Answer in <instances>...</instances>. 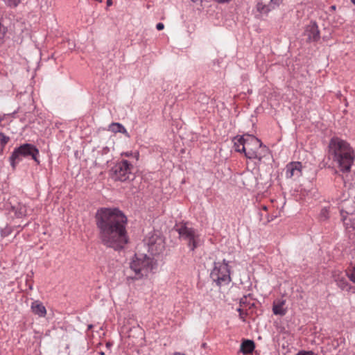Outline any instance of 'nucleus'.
I'll use <instances>...</instances> for the list:
<instances>
[{"mask_svg": "<svg viewBox=\"0 0 355 355\" xmlns=\"http://www.w3.org/2000/svg\"><path fill=\"white\" fill-rule=\"evenodd\" d=\"M95 218L101 243L115 250L123 248L128 241L125 214L119 209L101 208Z\"/></svg>", "mask_w": 355, "mask_h": 355, "instance_id": "1", "label": "nucleus"}, {"mask_svg": "<svg viewBox=\"0 0 355 355\" xmlns=\"http://www.w3.org/2000/svg\"><path fill=\"white\" fill-rule=\"evenodd\" d=\"M329 156L343 173L350 171L355 155L349 144L339 138H333L329 144Z\"/></svg>", "mask_w": 355, "mask_h": 355, "instance_id": "2", "label": "nucleus"}, {"mask_svg": "<svg viewBox=\"0 0 355 355\" xmlns=\"http://www.w3.org/2000/svg\"><path fill=\"white\" fill-rule=\"evenodd\" d=\"M233 141L235 150L243 153L248 159L259 161L262 159V143L254 136L244 135L241 137H236Z\"/></svg>", "mask_w": 355, "mask_h": 355, "instance_id": "3", "label": "nucleus"}, {"mask_svg": "<svg viewBox=\"0 0 355 355\" xmlns=\"http://www.w3.org/2000/svg\"><path fill=\"white\" fill-rule=\"evenodd\" d=\"M155 266L154 259L144 254H135L130 263V268L134 271L136 279L147 277Z\"/></svg>", "mask_w": 355, "mask_h": 355, "instance_id": "4", "label": "nucleus"}, {"mask_svg": "<svg viewBox=\"0 0 355 355\" xmlns=\"http://www.w3.org/2000/svg\"><path fill=\"white\" fill-rule=\"evenodd\" d=\"M180 238L187 241V245L193 251L202 243L200 236L196 230L188 227L186 224L177 226L176 229Z\"/></svg>", "mask_w": 355, "mask_h": 355, "instance_id": "5", "label": "nucleus"}, {"mask_svg": "<svg viewBox=\"0 0 355 355\" xmlns=\"http://www.w3.org/2000/svg\"><path fill=\"white\" fill-rule=\"evenodd\" d=\"M38 155L39 150L33 145L29 144H23L15 148L12 153L10 157V164L12 167L15 168L16 165L21 160V157H26L28 155H31L34 161L39 163V160L37 159Z\"/></svg>", "mask_w": 355, "mask_h": 355, "instance_id": "6", "label": "nucleus"}, {"mask_svg": "<svg viewBox=\"0 0 355 355\" xmlns=\"http://www.w3.org/2000/svg\"><path fill=\"white\" fill-rule=\"evenodd\" d=\"M133 166L128 161L123 159L116 163L111 169V176L114 180L125 182L130 179Z\"/></svg>", "mask_w": 355, "mask_h": 355, "instance_id": "7", "label": "nucleus"}, {"mask_svg": "<svg viewBox=\"0 0 355 355\" xmlns=\"http://www.w3.org/2000/svg\"><path fill=\"white\" fill-rule=\"evenodd\" d=\"M144 243L147 245L148 251L153 255L162 253L165 248L164 240L159 232H149L144 239Z\"/></svg>", "mask_w": 355, "mask_h": 355, "instance_id": "8", "label": "nucleus"}, {"mask_svg": "<svg viewBox=\"0 0 355 355\" xmlns=\"http://www.w3.org/2000/svg\"><path fill=\"white\" fill-rule=\"evenodd\" d=\"M211 278L217 282L218 285L227 284L230 281V271L228 262L223 260V262L214 263V268L211 272Z\"/></svg>", "mask_w": 355, "mask_h": 355, "instance_id": "9", "label": "nucleus"}, {"mask_svg": "<svg viewBox=\"0 0 355 355\" xmlns=\"http://www.w3.org/2000/svg\"><path fill=\"white\" fill-rule=\"evenodd\" d=\"M304 34L309 42H316L320 38V31L315 21H311L306 25Z\"/></svg>", "mask_w": 355, "mask_h": 355, "instance_id": "10", "label": "nucleus"}, {"mask_svg": "<svg viewBox=\"0 0 355 355\" xmlns=\"http://www.w3.org/2000/svg\"><path fill=\"white\" fill-rule=\"evenodd\" d=\"M302 175V164L299 162H291L286 166L287 178H297Z\"/></svg>", "mask_w": 355, "mask_h": 355, "instance_id": "11", "label": "nucleus"}, {"mask_svg": "<svg viewBox=\"0 0 355 355\" xmlns=\"http://www.w3.org/2000/svg\"><path fill=\"white\" fill-rule=\"evenodd\" d=\"M31 311L40 318H44L46 315V309L39 300H35L31 305Z\"/></svg>", "mask_w": 355, "mask_h": 355, "instance_id": "12", "label": "nucleus"}, {"mask_svg": "<svg viewBox=\"0 0 355 355\" xmlns=\"http://www.w3.org/2000/svg\"><path fill=\"white\" fill-rule=\"evenodd\" d=\"M286 300L283 299H277L274 301L272 306V311L275 315H284L287 312L285 307Z\"/></svg>", "mask_w": 355, "mask_h": 355, "instance_id": "13", "label": "nucleus"}, {"mask_svg": "<svg viewBox=\"0 0 355 355\" xmlns=\"http://www.w3.org/2000/svg\"><path fill=\"white\" fill-rule=\"evenodd\" d=\"M255 347L254 343L251 340H245L241 345V351L243 354L252 353Z\"/></svg>", "mask_w": 355, "mask_h": 355, "instance_id": "14", "label": "nucleus"}, {"mask_svg": "<svg viewBox=\"0 0 355 355\" xmlns=\"http://www.w3.org/2000/svg\"><path fill=\"white\" fill-rule=\"evenodd\" d=\"M257 10L263 15H268L269 12L275 9V6L271 4H264L262 2H258L256 6Z\"/></svg>", "mask_w": 355, "mask_h": 355, "instance_id": "15", "label": "nucleus"}, {"mask_svg": "<svg viewBox=\"0 0 355 355\" xmlns=\"http://www.w3.org/2000/svg\"><path fill=\"white\" fill-rule=\"evenodd\" d=\"M110 130L113 132H121L127 134V130L123 125L119 123H113L110 125Z\"/></svg>", "mask_w": 355, "mask_h": 355, "instance_id": "16", "label": "nucleus"}, {"mask_svg": "<svg viewBox=\"0 0 355 355\" xmlns=\"http://www.w3.org/2000/svg\"><path fill=\"white\" fill-rule=\"evenodd\" d=\"M329 217V210L327 207H324L321 209L320 214V218L321 220H327Z\"/></svg>", "mask_w": 355, "mask_h": 355, "instance_id": "17", "label": "nucleus"}, {"mask_svg": "<svg viewBox=\"0 0 355 355\" xmlns=\"http://www.w3.org/2000/svg\"><path fill=\"white\" fill-rule=\"evenodd\" d=\"M10 138L3 133H0V148L2 150L9 141Z\"/></svg>", "mask_w": 355, "mask_h": 355, "instance_id": "18", "label": "nucleus"}, {"mask_svg": "<svg viewBox=\"0 0 355 355\" xmlns=\"http://www.w3.org/2000/svg\"><path fill=\"white\" fill-rule=\"evenodd\" d=\"M347 276L353 282L355 283V266L352 268L351 270L347 272Z\"/></svg>", "mask_w": 355, "mask_h": 355, "instance_id": "19", "label": "nucleus"}, {"mask_svg": "<svg viewBox=\"0 0 355 355\" xmlns=\"http://www.w3.org/2000/svg\"><path fill=\"white\" fill-rule=\"evenodd\" d=\"M6 33V28L0 23V42L3 40Z\"/></svg>", "mask_w": 355, "mask_h": 355, "instance_id": "20", "label": "nucleus"}, {"mask_svg": "<svg viewBox=\"0 0 355 355\" xmlns=\"http://www.w3.org/2000/svg\"><path fill=\"white\" fill-rule=\"evenodd\" d=\"M21 0H6V3L10 6H17Z\"/></svg>", "mask_w": 355, "mask_h": 355, "instance_id": "21", "label": "nucleus"}, {"mask_svg": "<svg viewBox=\"0 0 355 355\" xmlns=\"http://www.w3.org/2000/svg\"><path fill=\"white\" fill-rule=\"evenodd\" d=\"M297 355H317L314 352L311 351L306 352V351H301L297 354Z\"/></svg>", "mask_w": 355, "mask_h": 355, "instance_id": "22", "label": "nucleus"}, {"mask_svg": "<svg viewBox=\"0 0 355 355\" xmlns=\"http://www.w3.org/2000/svg\"><path fill=\"white\" fill-rule=\"evenodd\" d=\"M281 3V0H270V2L269 4H271L272 6H274L275 8L276 6H278Z\"/></svg>", "mask_w": 355, "mask_h": 355, "instance_id": "23", "label": "nucleus"}, {"mask_svg": "<svg viewBox=\"0 0 355 355\" xmlns=\"http://www.w3.org/2000/svg\"><path fill=\"white\" fill-rule=\"evenodd\" d=\"M19 214H20L21 216L26 215L25 207H20Z\"/></svg>", "mask_w": 355, "mask_h": 355, "instance_id": "24", "label": "nucleus"}, {"mask_svg": "<svg viewBox=\"0 0 355 355\" xmlns=\"http://www.w3.org/2000/svg\"><path fill=\"white\" fill-rule=\"evenodd\" d=\"M164 28V24L162 23H158L157 25H156V28L158 30V31H162L163 30Z\"/></svg>", "mask_w": 355, "mask_h": 355, "instance_id": "25", "label": "nucleus"}, {"mask_svg": "<svg viewBox=\"0 0 355 355\" xmlns=\"http://www.w3.org/2000/svg\"><path fill=\"white\" fill-rule=\"evenodd\" d=\"M238 311H239V313H240V318H241L244 321V320H245V319H244V317H243V311H242V309L239 308V309H238Z\"/></svg>", "mask_w": 355, "mask_h": 355, "instance_id": "26", "label": "nucleus"}, {"mask_svg": "<svg viewBox=\"0 0 355 355\" xmlns=\"http://www.w3.org/2000/svg\"><path fill=\"white\" fill-rule=\"evenodd\" d=\"M218 3H228L230 2L231 0H216Z\"/></svg>", "mask_w": 355, "mask_h": 355, "instance_id": "27", "label": "nucleus"}, {"mask_svg": "<svg viewBox=\"0 0 355 355\" xmlns=\"http://www.w3.org/2000/svg\"><path fill=\"white\" fill-rule=\"evenodd\" d=\"M338 286L342 288L343 289L345 288V282H343V281H340V283H338Z\"/></svg>", "mask_w": 355, "mask_h": 355, "instance_id": "28", "label": "nucleus"}, {"mask_svg": "<svg viewBox=\"0 0 355 355\" xmlns=\"http://www.w3.org/2000/svg\"><path fill=\"white\" fill-rule=\"evenodd\" d=\"M5 118V114H0V125H2L1 123Z\"/></svg>", "mask_w": 355, "mask_h": 355, "instance_id": "29", "label": "nucleus"}, {"mask_svg": "<svg viewBox=\"0 0 355 355\" xmlns=\"http://www.w3.org/2000/svg\"><path fill=\"white\" fill-rule=\"evenodd\" d=\"M122 155H125V156H126V157H130V156H131V155H132V153H131V152L123 153L122 154Z\"/></svg>", "mask_w": 355, "mask_h": 355, "instance_id": "30", "label": "nucleus"}, {"mask_svg": "<svg viewBox=\"0 0 355 355\" xmlns=\"http://www.w3.org/2000/svg\"><path fill=\"white\" fill-rule=\"evenodd\" d=\"M274 218H275V217H274V216H268V219H267V222H270V221L273 220H274Z\"/></svg>", "mask_w": 355, "mask_h": 355, "instance_id": "31", "label": "nucleus"}, {"mask_svg": "<svg viewBox=\"0 0 355 355\" xmlns=\"http://www.w3.org/2000/svg\"><path fill=\"white\" fill-rule=\"evenodd\" d=\"M112 5V0H107V6H110Z\"/></svg>", "mask_w": 355, "mask_h": 355, "instance_id": "32", "label": "nucleus"}, {"mask_svg": "<svg viewBox=\"0 0 355 355\" xmlns=\"http://www.w3.org/2000/svg\"><path fill=\"white\" fill-rule=\"evenodd\" d=\"M347 218H343V222H344L345 225L347 227H348L349 224L347 223Z\"/></svg>", "mask_w": 355, "mask_h": 355, "instance_id": "33", "label": "nucleus"}, {"mask_svg": "<svg viewBox=\"0 0 355 355\" xmlns=\"http://www.w3.org/2000/svg\"><path fill=\"white\" fill-rule=\"evenodd\" d=\"M261 209L264 211H267L268 210V207L266 206V205H262L261 206Z\"/></svg>", "mask_w": 355, "mask_h": 355, "instance_id": "34", "label": "nucleus"}, {"mask_svg": "<svg viewBox=\"0 0 355 355\" xmlns=\"http://www.w3.org/2000/svg\"><path fill=\"white\" fill-rule=\"evenodd\" d=\"M173 355H185L184 353L181 352H175Z\"/></svg>", "mask_w": 355, "mask_h": 355, "instance_id": "35", "label": "nucleus"}, {"mask_svg": "<svg viewBox=\"0 0 355 355\" xmlns=\"http://www.w3.org/2000/svg\"><path fill=\"white\" fill-rule=\"evenodd\" d=\"M193 2L196 3L198 1H202V0H191Z\"/></svg>", "mask_w": 355, "mask_h": 355, "instance_id": "36", "label": "nucleus"}, {"mask_svg": "<svg viewBox=\"0 0 355 355\" xmlns=\"http://www.w3.org/2000/svg\"><path fill=\"white\" fill-rule=\"evenodd\" d=\"M92 324L88 326V329H92Z\"/></svg>", "mask_w": 355, "mask_h": 355, "instance_id": "37", "label": "nucleus"}, {"mask_svg": "<svg viewBox=\"0 0 355 355\" xmlns=\"http://www.w3.org/2000/svg\"><path fill=\"white\" fill-rule=\"evenodd\" d=\"M351 1H352V2L354 4H355V0H351Z\"/></svg>", "mask_w": 355, "mask_h": 355, "instance_id": "38", "label": "nucleus"}, {"mask_svg": "<svg viewBox=\"0 0 355 355\" xmlns=\"http://www.w3.org/2000/svg\"><path fill=\"white\" fill-rule=\"evenodd\" d=\"M241 303H243V299H241Z\"/></svg>", "mask_w": 355, "mask_h": 355, "instance_id": "39", "label": "nucleus"}]
</instances>
